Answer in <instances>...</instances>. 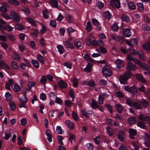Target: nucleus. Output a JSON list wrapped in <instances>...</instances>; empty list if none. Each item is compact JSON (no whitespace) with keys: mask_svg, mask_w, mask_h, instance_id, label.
<instances>
[{"mask_svg":"<svg viewBox=\"0 0 150 150\" xmlns=\"http://www.w3.org/2000/svg\"><path fill=\"white\" fill-rule=\"evenodd\" d=\"M131 72L128 71L125 73L122 76H121L120 77V81L121 84H126L128 79L130 77L132 74Z\"/></svg>","mask_w":150,"mask_h":150,"instance_id":"nucleus-1","label":"nucleus"},{"mask_svg":"<svg viewBox=\"0 0 150 150\" xmlns=\"http://www.w3.org/2000/svg\"><path fill=\"white\" fill-rule=\"evenodd\" d=\"M127 59L128 61H134L137 64H138L139 66L142 67H145V64L142 63L141 62L137 60L136 58H134L130 54H128L127 56Z\"/></svg>","mask_w":150,"mask_h":150,"instance_id":"nucleus-2","label":"nucleus"},{"mask_svg":"<svg viewBox=\"0 0 150 150\" xmlns=\"http://www.w3.org/2000/svg\"><path fill=\"white\" fill-rule=\"evenodd\" d=\"M124 88L126 91L132 93L133 95H135L138 93V90L134 86L130 87L128 86H125Z\"/></svg>","mask_w":150,"mask_h":150,"instance_id":"nucleus-3","label":"nucleus"},{"mask_svg":"<svg viewBox=\"0 0 150 150\" xmlns=\"http://www.w3.org/2000/svg\"><path fill=\"white\" fill-rule=\"evenodd\" d=\"M102 72L103 75L108 77L110 76L112 74L110 69L108 68L107 65L102 68Z\"/></svg>","mask_w":150,"mask_h":150,"instance_id":"nucleus-4","label":"nucleus"},{"mask_svg":"<svg viewBox=\"0 0 150 150\" xmlns=\"http://www.w3.org/2000/svg\"><path fill=\"white\" fill-rule=\"evenodd\" d=\"M10 19H13L15 21L19 22L20 21V18L17 13L15 12H11L10 15Z\"/></svg>","mask_w":150,"mask_h":150,"instance_id":"nucleus-5","label":"nucleus"},{"mask_svg":"<svg viewBox=\"0 0 150 150\" xmlns=\"http://www.w3.org/2000/svg\"><path fill=\"white\" fill-rule=\"evenodd\" d=\"M139 119L145 122L146 124L150 125V116H145L143 114H141L139 116Z\"/></svg>","mask_w":150,"mask_h":150,"instance_id":"nucleus-6","label":"nucleus"},{"mask_svg":"<svg viewBox=\"0 0 150 150\" xmlns=\"http://www.w3.org/2000/svg\"><path fill=\"white\" fill-rule=\"evenodd\" d=\"M110 4L114 8H119L120 7V2L119 0H111Z\"/></svg>","mask_w":150,"mask_h":150,"instance_id":"nucleus-7","label":"nucleus"},{"mask_svg":"<svg viewBox=\"0 0 150 150\" xmlns=\"http://www.w3.org/2000/svg\"><path fill=\"white\" fill-rule=\"evenodd\" d=\"M126 69L129 71H128L131 72V71L135 70L136 69V68L131 62H129L128 63Z\"/></svg>","mask_w":150,"mask_h":150,"instance_id":"nucleus-8","label":"nucleus"},{"mask_svg":"<svg viewBox=\"0 0 150 150\" xmlns=\"http://www.w3.org/2000/svg\"><path fill=\"white\" fill-rule=\"evenodd\" d=\"M129 133L130 139H135V137L134 136L137 135L136 131L133 129H130L129 130Z\"/></svg>","mask_w":150,"mask_h":150,"instance_id":"nucleus-9","label":"nucleus"},{"mask_svg":"<svg viewBox=\"0 0 150 150\" xmlns=\"http://www.w3.org/2000/svg\"><path fill=\"white\" fill-rule=\"evenodd\" d=\"M64 45L67 48H69L71 49L74 48V47L72 43L69 41H64L63 42Z\"/></svg>","mask_w":150,"mask_h":150,"instance_id":"nucleus-10","label":"nucleus"},{"mask_svg":"<svg viewBox=\"0 0 150 150\" xmlns=\"http://www.w3.org/2000/svg\"><path fill=\"white\" fill-rule=\"evenodd\" d=\"M125 133L124 131L121 130L117 134L118 139L122 142H123L124 139Z\"/></svg>","mask_w":150,"mask_h":150,"instance_id":"nucleus-11","label":"nucleus"},{"mask_svg":"<svg viewBox=\"0 0 150 150\" xmlns=\"http://www.w3.org/2000/svg\"><path fill=\"white\" fill-rule=\"evenodd\" d=\"M123 35L125 37H129L131 35V33L129 28H126L123 29Z\"/></svg>","mask_w":150,"mask_h":150,"instance_id":"nucleus-12","label":"nucleus"},{"mask_svg":"<svg viewBox=\"0 0 150 150\" xmlns=\"http://www.w3.org/2000/svg\"><path fill=\"white\" fill-rule=\"evenodd\" d=\"M115 63L117 64V69H120L124 67V63L121 60L118 59L115 61Z\"/></svg>","mask_w":150,"mask_h":150,"instance_id":"nucleus-13","label":"nucleus"},{"mask_svg":"<svg viewBox=\"0 0 150 150\" xmlns=\"http://www.w3.org/2000/svg\"><path fill=\"white\" fill-rule=\"evenodd\" d=\"M58 84L59 87L62 89H66L68 85L67 83L62 80H60L58 82Z\"/></svg>","mask_w":150,"mask_h":150,"instance_id":"nucleus-14","label":"nucleus"},{"mask_svg":"<svg viewBox=\"0 0 150 150\" xmlns=\"http://www.w3.org/2000/svg\"><path fill=\"white\" fill-rule=\"evenodd\" d=\"M139 102L144 108H146L149 106V102L146 100L142 99L140 101L139 100Z\"/></svg>","mask_w":150,"mask_h":150,"instance_id":"nucleus-15","label":"nucleus"},{"mask_svg":"<svg viewBox=\"0 0 150 150\" xmlns=\"http://www.w3.org/2000/svg\"><path fill=\"white\" fill-rule=\"evenodd\" d=\"M27 92L24 93L23 95L20 98V100L22 102L26 103L28 101V98L26 96Z\"/></svg>","mask_w":150,"mask_h":150,"instance_id":"nucleus-16","label":"nucleus"},{"mask_svg":"<svg viewBox=\"0 0 150 150\" xmlns=\"http://www.w3.org/2000/svg\"><path fill=\"white\" fill-rule=\"evenodd\" d=\"M136 77L139 81L144 83H146V81L144 77L140 74H137L136 75Z\"/></svg>","mask_w":150,"mask_h":150,"instance_id":"nucleus-17","label":"nucleus"},{"mask_svg":"<svg viewBox=\"0 0 150 150\" xmlns=\"http://www.w3.org/2000/svg\"><path fill=\"white\" fill-rule=\"evenodd\" d=\"M50 131L49 129H47L46 132V134L47 137V140L49 142H51L52 140V135L49 133Z\"/></svg>","mask_w":150,"mask_h":150,"instance_id":"nucleus-18","label":"nucleus"},{"mask_svg":"<svg viewBox=\"0 0 150 150\" xmlns=\"http://www.w3.org/2000/svg\"><path fill=\"white\" fill-rule=\"evenodd\" d=\"M65 123L71 130L74 129V127L73 126V122L70 120H67L65 122Z\"/></svg>","mask_w":150,"mask_h":150,"instance_id":"nucleus-19","label":"nucleus"},{"mask_svg":"<svg viewBox=\"0 0 150 150\" xmlns=\"http://www.w3.org/2000/svg\"><path fill=\"white\" fill-rule=\"evenodd\" d=\"M115 107L119 113L120 114L123 111V108L121 104H117L115 105Z\"/></svg>","mask_w":150,"mask_h":150,"instance_id":"nucleus-20","label":"nucleus"},{"mask_svg":"<svg viewBox=\"0 0 150 150\" xmlns=\"http://www.w3.org/2000/svg\"><path fill=\"white\" fill-rule=\"evenodd\" d=\"M37 59L40 62L44 64L45 63V60L44 57L40 54H38L37 56Z\"/></svg>","mask_w":150,"mask_h":150,"instance_id":"nucleus-21","label":"nucleus"},{"mask_svg":"<svg viewBox=\"0 0 150 150\" xmlns=\"http://www.w3.org/2000/svg\"><path fill=\"white\" fill-rule=\"evenodd\" d=\"M128 6L129 9L134 10L136 9V7L135 4L132 1H130L128 4Z\"/></svg>","mask_w":150,"mask_h":150,"instance_id":"nucleus-22","label":"nucleus"},{"mask_svg":"<svg viewBox=\"0 0 150 150\" xmlns=\"http://www.w3.org/2000/svg\"><path fill=\"white\" fill-rule=\"evenodd\" d=\"M92 67V64L90 63H88L86 67L84 69V70L87 72H90L91 70V67Z\"/></svg>","mask_w":150,"mask_h":150,"instance_id":"nucleus-23","label":"nucleus"},{"mask_svg":"<svg viewBox=\"0 0 150 150\" xmlns=\"http://www.w3.org/2000/svg\"><path fill=\"white\" fill-rule=\"evenodd\" d=\"M57 48L58 50V52L60 54H62L65 52V50L63 46L60 45H58L57 46Z\"/></svg>","mask_w":150,"mask_h":150,"instance_id":"nucleus-24","label":"nucleus"},{"mask_svg":"<svg viewBox=\"0 0 150 150\" xmlns=\"http://www.w3.org/2000/svg\"><path fill=\"white\" fill-rule=\"evenodd\" d=\"M138 10L140 12H142L144 9V5L142 3H137L136 4Z\"/></svg>","mask_w":150,"mask_h":150,"instance_id":"nucleus-25","label":"nucleus"},{"mask_svg":"<svg viewBox=\"0 0 150 150\" xmlns=\"http://www.w3.org/2000/svg\"><path fill=\"white\" fill-rule=\"evenodd\" d=\"M107 130L106 133L110 136H111L113 134V130L111 128L108 126L106 127Z\"/></svg>","mask_w":150,"mask_h":150,"instance_id":"nucleus-26","label":"nucleus"},{"mask_svg":"<svg viewBox=\"0 0 150 150\" xmlns=\"http://www.w3.org/2000/svg\"><path fill=\"white\" fill-rule=\"evenodd\" d=\"M65 18L69 23H71L73 22V18L70 15L66 14L65 15Z\"/></svg>","mask_w":150,"mask_h":150,"instance_id":"nucleus-27","label":"nucleus"},{"mask_svg":"<svg viewBox=\"0 0 150 150\" xmlns=\"http://www.w3.org/2000/svg\"><path fill=\"white\" fill-rule=\"evenodd\" d=\"M31 63L35 67L38 68L39 67V63L37 60L32 59L31 60Z\"/></svg>","mask_w":150,"mask_h":150,"instance_id":"nucleus-28","label":"nucleus"},{"mask_svg":"<svg viewBox=\"0 0 150 150\" xmlns=\"http://www.w3.org/2000/svg\"><path fill=\"white\" fill-rule=\"evenodd\" d=\"M12 57L16 61H19L21 59V57L19 55L15 52L13 53Z\"/></svg>","mask_w":150,"mask_h":150,"instance_id":"nucleus-29","label":"nucleus"},{"mask_svg":"<svg viewBox=\"0 0 150 150\" xmlns=\"http://www.w3.org/2000/svg\"><path fill=\"white\" fill-rule=\"evenodd\" d=\"M91 106L93 109H96L98 107L97 102L94 100H92L91 103Z\"/></svg>","mask_w":150,"mask_h":150,"instance_id":"nucleus-30","label":"nucleus"},{"mask_svg":"<svg viewBox=\"0 0 150 150\" xmlns=\"http://www.w3.org/2000/svg\"><path fill=\"white\" fill-rule=\"evenodd\" d=\"M11 132L10 131H8L5 132V137L4 139L6 140H8L11 136Z\"/></svg>","mask_w":150,"mask_h":150,"instance_id":"nucleus-31","label":"nucleus"},{"mask_svg":"<svg viewBox=\"0 0 150 150\" xmlns=\"http://www.w3.org/2000/svg\"><path fill=\"white\" fill-rule=\"evenodd\" d=\"M127 120L129 123L132 124H134L136 122V118L134 117H129Z\"/></svg>","mask_w":150,"mask_h":150,"instance_id":"nucleus-32","label":"nucleus"},{"mask_svg":"<svg viewBox=\"0 0 150 150\" xmlns=\"http://www.w3.org/2000/svg\"><path fill=\"white\" fill-rule=\"evenodd\" d=\"M5 96L6 97V100H10L12 99L11 94L8 92H6Z\"/></svg>","mask_w":150,"mask_h":150,"instance_id":"nucleus-33","label":"nucleus"},{"mask_svg":"<svg viewBox=\"0 0 150 150\" xmlns=\"http://www.w3.org/2000/svg\"><path fill=\"white\" fill-rule=\"evenodd\" d=\"M104 15L105 18L109 20L111 18V14L108 11L105 12L104 13Z\"/></svg>","mask_w":150,"mask_h":150,"instance_id":"nucleus-34","label":"nucleus"},{"mask_svg":"<svg viewBox=\"0 0 150 150\" xmlns=\"http://www.w3.org/2000/svg\"><path fill=\"white\" fill-rule=\"evenodd\" d=\"M126 104L130 106H133L134 102L131 99L128 98L125 100Z\"/></svg>","mask_w":150,"mask_h":150,"instance_id":"nucleus-35","label":"nucleus"},{"mask_svg":"<svg viewBox=\"0 0 150 150\" xmlns=\"http://www.w3.org/2000/svg\"><path fill=\"white\" fill-rule=\"evenodd\" d=\"M8 2L14 5L18 6L19 5V2L17 0H8Z\"/></svg>","mask_w":150,"mask_h":150,"instance_id":"nucleus-36","label":"nucleus"},{"mask_svg":"<svg viewBox=\"0 0 150 150\" xmlns=\"http://www.w3.org/2000/svg\"><path fill=\"white\" fill-rule=\"evenodd\" d=\"M138 89L139 91L142 92L145 94H147L148 93L147 91L143 85L141 86Z\"/></svg>","mask_w":150,"mask_h":150,"instance_id":"nucleus-37","label":"nucleus"},{"mask_svg":"<svg viewBox=\"0 0 150 150\" xmlns=\"http://www.w3.org/2000/svg\"><path fill=\"white\" fill-rule=\"evenodd\" d=\"M122 20L126 22V23H128L129 21V18L126 15L123 14L121 17Z\"/></svg>","mask_w":150,"mask_h":150,"instance_id":"nucleus-38","label":"nucleus"},{"mask_svg":"<svg viewBox=\"0 0 150 150\" xmlns=\"http://www.w3.org/2000/svg\"><path fill=\"white\" fill-rule=\"evenodd\" d=\"M137 125L138 127L142 128L144 129L146 127V126L145 124L142 121H139L137 122Z\"/></svg>","mask_w":150,"mask_h":150,"instance_id":"nucleus-39","label":"nucleus"},{"mask_svg":"<svg viewBox=\"0 0 150 150\" xmlns=\"http://www.w3.org/2000/svg\"><path fill=\"white\" fill-rule=\"evenodd\" d=\"M27 20L33 26H36V23L34 19L33 18H29L27 19Z\"/></svg>","mask_w":150,"mask_h":150,"instance_id":"nucleus-40","label":"nucleus"},{"mask_svg":"<svg viewBox=\"0 0 150 150\" xmlns=\"http://www.w3.org/2000/svg\"><path fill=\"white\" fill-rule=\"evenodd\" d=\"M138 54L140 58L143 61H145V59L144 58L143 52L141 50H139L138 52Z\"/></svg>","mask_w":150,"mask_h":150,"instance_id":"nucleus-41","label":"nucleus"},{"mask_svg":"<svg viewBox=\"0 0 150 150\" xmlns=\"http://www.w3.org/2000/svg\"><path fill=\"white\" fill-rule=\"evenodd\" d=\"M11 66L14 69H18V66L17 63L14 61H12L11 63Z\"/></svg>","mask_w":150,"mask_h":150,"instance_id":"nucleus-42","label":"nucleus"},{"mask_svg":"<svg viewBox=\"0 0 150 150\" xmlns=\"http://www.w3.org/2000/svg\"><path fill=\"white\" fill-rule=\"evenodd\" d=\"M86 29L88 32H90L91 30L92 29V26L90 22L88 21L87 22L86 25Z\"/></svg>","mask_w":150,"mask_h":150,"instance_id":"nucleus-43","label":"nucleus"},{"mask_svg":"<svg viewBox=\"0 0 150 150\" xmlns=\"http://www.w3.org/2000/svg\"><path fill=\"white\" fill-rule=\"evenodd\" d=\"M100 136H98L96 137L95 138H94V141L96 145H99L100 144Z\"/></svg>","mask_w":150,"mask_h":150,"instance_id":"nucleus-44","label":"nucleus"},{"mask_svg":"<svg viewBox=\"0 0 150 150\" xmlns=\"http://www.w3.org/2000/svg\"><path fill=\"white\" fill-rule=\"evenodd\" d=\"M47 81V79L45 76H42L40 80V82L42 84H46Z\"/></svg>","mask_w":150,"mask_h":150,"instance_id":"nucleus-45","label":"nucleus"},{"mask_svg":"<svg viewBox=\"0 0 150 150\" xmlns=\"http://www.w3.org/2000/svg\"><path fill=\"white\" fill-rule=\"evenodd\" d=\"M129 50L130 51V53L133 55H137V52L135 51V50L133 47H131L129 48Z\"/></svg>","mask_w":150,"mask_h":150,"instance_id":"nucleus-46","label":"nucleus"},{"mask_svg":"<svg viewBox=\"0 0 150 150\" xmlns=\"http://www.w3.org/2000/svg\"><path fill=\"white\" fill-rule=\"evenodd\" d=\"M133 106L135 108L137 109H140L142 108L140 104L136 102H134Z\"/></svg>","mask_w":150,"mask_h":150,"instance_id":"nucleus-47","label":"nucleus"},{"mask_svg":"<svg viewBox=\"0 0 150 150\" xmlns=\"http://www.w3.org/2000/svg\"><path fill=\"white\" fill-rule=\"evenodd\" d=\"M85 109L81 111V114L84 116L86 117V118H88L90 117L89 113L86 111H85Z\"/></svg>","mask_w":150,"mask_h":150,"instance_id":"nucleus-48","label":"nucleus"},{"mask_svg":"<svg viewBox=\"0 0 150 150\" xmlns=\"http://www.w3.org/2000/svg\"><path fill=\"white\" fill-rule=\"evenodd\" d=\"M92 21L93 24L95 26H98L100 25V24L98 21L96 19L92 18Z\"/></svg>","mask_w":150,"mask_h":150,"instance_id":"nucleus-49","label":"nucleus"},{"mask_svg":"<svg viewBox=\"0 0 150 150\" xmlns=\"http://www.w3.org/2000/svg\"><path fill=\"white\" fill-rule=\"evenodd\" d=\"M111 29L114 31H117L119 29V27L116 23L113 24L111 27Z\"/></svg>","mask_w":150,"mask_h":150,"instance_id":"nucleus-50","label":"nucleus"},{"mask_svg":"<svg viewBox=\"0 0 150 150\" xmlns=\"http://www.w3.org/2000/svg\"><path fill=\"white\" fill-rule=\"evenodd\" d=\"M15 27L18 30H22L24 29V26L22 25L19 24H16Z\"/></svg>","mask_w":150,"mask_h":150,"instance_id":"nucleus-51","label":"nucleus"},{"mask_svg":"<svg viewBox=\"0 0 150 150\" xmlns=\"http://www.w3.org/2000/svg\"><path fill=\"white\" fill-rule=\"evenodd\" d=\"M116 40L122 43L124 42L125 40L123 37L121 36H118L116 38Z\"/></svg>","mask_w":150,"mask_h":150,"instance_id":"nucleus-52","label":"nucleus"},{"mask_svg":"<svg viewBox=\"0 0 150 150\" xmlns=\"http://www.w3.org/2000/svg\"><path fill=\"white\" fill-rule=\"evenodd\" d=\"M69 95L72 98V101H73L75 98V96L74 91L73 90H71L69 91Z\"/></svg>","mask_w":150,"mask_h":150,"instance_id":"nucleus-53","label":"nucleus"},{"mask_svg":"<svg viewBox=\"0 0 150 150\" xmlns=\"http://www.w3.org/2000/svg\"><path fill=\"white\" fill-rule=\"evenodd\" d=\"M132 46H136L137 45L138 40L137 38H134L131 40Z\"/></svg>","mask_w":150,"mask_h":150,"instance_id":"nucleus-54","label":"nucleus"},{"mask_svg":"<svg viewBox=\"0 0 150 150\" xmlns=\"http://www.w3.org/2000/svg\"><path fill=\"white\" fill-rule=\"evenodd\" d=\"M14 90L16 92H18L21 91V88L19 85L16 83L14 86Z\"/></svg>","mask_w":150,"mask_h":150,"instance_id":"nucleus-55","label":"nucleus"},{"mask_svg":"<svg viewBox=\"0 0 150 150\" xmlns=\"http://www.w3.org/2000/svg\"><path fill=\"white\" fill-rule=\"evenodd\" d=\"M56 131L58 134H62V130L60 126H58L57 127Z\"/></svg>","mask_w":150,"mask_h":150,"instance_id":"nucleus-56","label":"nucleus"},{"mask_svg":"<svg viewBox=\"0 0 150 150\" xmlns=\"http://www.w3.org/2000/svg\"><path fill=\"white\" fill-rule=\"evenodd\" d=\"M10 109L11 110L14 111L16 109V105L15 103L13 102L9 104Z\"/></svg>","mask_w":150,"mask_h":150,"instance_id":"nucleus-57","label":"nucleus"},{"mask_svg":"<svg viewBox=\"0 0 150 150\" xmlns=\"http://www.w3.org/2000/svg\"><path fill=\"white\" fill-rule=\"evenodd\" d=\"M72 116L73 118L76 121H78V117L76 113L74 112L73 111L72 113Z\"/></svg>","mask_w":150,"mask_h":150,"instance_id":"nucleus-58","label":"nucleus"},{"mask_svg":"<svg viewBox=\"0 0 150 150\" xmlns=\"http://www.w3.org/2000/svg\"><path fill=\"white\" fill-rule=\"evenodd\" d=\"M50 2L52 5L55 8H57L58 6V2L56 0H51Z\"/></svg>","mask_w":150,"mask_h":150,"instance_id":"nucleus-59","label":"nucleus"},{"mask_svg":"<svg viewBox=\"0 0 150 150\" xmlns=\"http://www.w3.org/2000/svg\"><path fill=\"white\" fill-rule=\"evenodd\" d=\"M74 45L77 48H79L81 47L82 45V42L79 41H78L76 42H74Z\"/></svg>","mask_w":150,"mask_h":150,"instance_id":"nucleus-60","label":"nucleus"},{"mask_svg":"<svg viewBox=\"0 0 150 150\" xmlns=\"http://www.w3.org/2000/svg\"><path fill=\"white\" fill-rule=\"evenodd\" d=\"M116 96L117 97L122 98L124 96L123 94L120 91H118L115 93Z\"/></svg>","mask_w":150,"mask_h":150,"instance_id":"nucleus-61","label":"nucleus"},{"mask_svg":"<svg viewBox=\"0 0 150 150\" xmlns=\"http://www.w3.org/2000/svg\"><path fill=\"white\" fill-rule=\"evenodd\" d=\"M73 84L74 87H76L78 85V81L76 78H74L73 79Z\"/></svg>","mask_w":150,"mask_h":150,"instance_id":"nucleus-62","label":"nucleus"},{"mask_svg":"<svg viewBox=\"0 0 150 150\" xmlns=\"http://www.w3.org/2000/svg\"><path fill=\"white\" fill-rule=\"evenodd\" d=\"M50 25L53 28H55L56 27L57 23L55 20H51L50 21Z\"/></svg>","mask_w":150,"mask_h":150,"instance_id":"nucleus-63","label":"nucleus"},{"mask_svg":"<svg viewBox=\"0 0 150 150\" xmlns=\"http://www.w3.org/2000/svg\"><path fill=\"white\" fill-rule=\"evenodd\" d=\"M119 150H128L127 147L124 144H121L119 148Z\"/></svg>","mask_w":150,"mask_h":150,"instance_id":"nucleus-64","label":"nucleus"}]
</instances>
